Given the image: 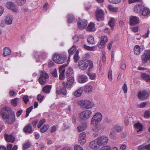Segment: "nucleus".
<instances>
[{"mask_svg": "<svg viewBox=\"0 0 150 150\" xmlns=\"http://www.w3.org/2000/svg\"><path fill=\"white\" fill-rule=\"evenodd\" d=\"M57 128V127L55 125H53L51 128L50 132L51 133H54L55 132Z\"/></svg>", "mask_w": 150, "mask_h": 150, "instance_id": "338daca9", "label": "nucleus"}, {"mask_svg": "<svg viewBox=\"0 0 150 150\" xmlns=\"http://www.w3.org/2000/svg\"><path fill=\"white\" fill-rule=\"evenodd\" d=\"M67 66V64H64L61 66L59 68V71L60 73H64L65 70V67Z\"/></svg>", "mask_w": 150, "mask_h": 150, "instance_id": "37998d69", "label": "nucleus"}, {"mask_svg": "<svg viewBox=\"0 0 150 150\" xmlns=\"http://www.w3.org/2000/svg\"><path fill=\"white\" fill-rule=\"evenodd\" d=\"M144 8V6L141 5L136 4L134 7V11L136 13H139Z\"/></svg>", "mask_w": 150, "mask_h": 150, "instance_id": "b1692460", "label": "nucleus"}, {"mask_svg": "<svg viewBox=\"0 0 150 150\" xmlns=\"http://www.w3.org/2000/svg\"><path fill=\"white\" fill-rule=\"evenodd\" d=\"M40 76L39 79V81L41 85L44 84L46 81V79L48 77V74L45 72L40 71Z\"/></svg>", "mask_w": 150, "mask_h": 150, "instance_id": "0eeeda50", "label": "nucleus"}, {"mask_svg": "<svg viewBox=\"0 0 150 150\" xmlns=\"http://www.w3.org/2000/svg\"><path fill=\"white\" fill-rule=\"evenodd\" d=\"M49 126L48 125H44L40 129V131L42 133L46 132L48 129Z\"/></svg>", "mask_w": 150, "mask_h": 150, "instance_id": "a19ab883", "label": "nucleus"}, {"mask_svg": "<svg viewBox=\"0 0 150 150\" xmlns=\"http://www.w3.org/2000/svg\"><path fill=\"white\" fill-rule=\"evenodd\" d=\"M45 122V119H42L41 120L38 122V125L37 127L38 128H40L41 126Z\"/></svg>", "mask_w": 150, "mask_h": 150, "instance_id": "6e6d98bb", "label": "nucleus"}, {"mask_svg": "<svg viewBox=\"0 0 150 150\" xmlns=\"http://www.w3.org/2000/svg\"><path fill=\"white\" fill-rule=\"evenodd\" d=\"M109 25L111 27V29L112 30H113V27L115 24V19L113 18H111L110 20L108 22Z\"/></svg>", "mask_w": 150, "mask_h": 150, "instance_id": "f704fd0d", "label": "nucleus"}, {"mask_svg": "<svg viewBox=\"0 0 150 150\" xmlns=\"http://www.w3.org/2000/svg\"><path fill=\"white\" fill-rule=\"evenodd\" d=\"M108 80L109 81H112V71L111 69H109L108 71Z\"/></svg>", "mask_w": 150, "mask_h": 150, "instance_id": "09e8293b", "label": "nucleus"}, {"mask_svg": "<svg viewBox=\"0 0 150 150\" xmlns=\"http://www.w3.org/2000/svg\"><path fill=\"white\" fill-rule=\"evenodd\" d=\"M1 113L5 122L8 124H12L15 121L14 113L12 112L11 108L8 107H4L1 110Z\"/></svg>", "mask_w": 150, "mask_h": 150, "instance_id": "f257e3e1", "label": "nucleus"}, {"mask_svg": "<svg viewBox=\"0 0 150 150\" xmlns=\"http://www.w3.org/2000/svg\"><path fill=\"white\" fill-rule=\"evenodd\" d=\"M74 150H83V148L80 145H76L74 147Z\"/></svg>", "mask_w": 150, "mask_h": 150, "instance_id": "0e129e2a", "label": "nucleus"}, {"mask_svg": "<svg viewBox=\"0 0 150 150\" xmlns=\"http://www.w3.org/2000/svg\"><path fill=\"white\" fill-rule=\"evenodd\" d=\"M122 89L123 90L124 93H127V85L126 83H124L122 87Z\"/></svg>", "mask_w": 150, "mask_h": 150, "instance_id": "69168bd1", "label": "nucleus"}, {"mask_svg": "<svg viewBox=\"0 0 150 150\" xmlns=\"http://www.w3.org/2000/svg\"><path fill=\"white\" fill-rule=\"evenodd\" d=\"M92 114V112L90 110H85L80 113V117L82 119H87L89 118Z\"/></svg>", "mask_w": 150, "mask_h": 150, "instance_id": "1a4fd4ad", "label": "nucleus"}, {"mask_svg": "<svg viewBox=\"0 0 150 150\" xmlns=\"http://www.w3.org/2000/svg\"><path fill=\"white\" fill-rule=\"evenodd\" d=\"M74 78L73 77H69L67 79L66 84H65L66 87L68 88H71L74 82Z\"/></svg>", "mask_w": 150, "mask_h": 150, "instance_id": "a211bd4d", "label": "nucleus"}, {"mask_svg": "<svg viewBox=\"0 0 150 150\" xmlns=\"http://www.w3.org/2000/svg\"><path fill=\"white\" fill-rule=\"evenodd\" d=\"M68 22L69 23H71L74 21L75 18L74 16L72 14H69L67 16Z\"/></svg>", "mask_w": 150, "mask_h": 150, "instance_id": "72a5a7b5", "label": "nucleus"}, {"mask_svg": "<svg viewBox=\"0 0 150 150\" xmlns=\"http://www.w3.org/2000/svg\"><path fill=\"white\" fill-rule=\"evenodd\" d=\"M86 134L85 132L81 133L78 137V142L81 145H83L86 142Z\"/></svg>", "mask_w": 150, "mask_h": 150, "instance_id": "ddd939ff", "label": "nucleus"}, {"mask_svg": "<svg viewBox=\"0 0 150 150\" xmlns=\"http://www.w3.org/2000/svg\"><path fill=\"white\" fill-rule=\"evenodd\" d=\"M5 138L6 140L8 142L13 143L15 140V138L12 135H5Z\"/></svg>", "mask_w": 150, "mask_h": 150, "instance_id": "aec40b11", "label": "nucleus"}, {"mask_svg": "<svg viewBox=\"0 0 150 150\" xmlns=\"http://www.w3.org/2000/svg\"><path fill=\"white\" fill-rule=\"evenodd\" d=\"M87 127V124L86 122L83 123L77 127V129L79 132H81L84 130Z\"/></svg>", "mask_w": 150, "mask_h": 150, "instance_id": "7c9ffc66", "label": "nucleus"}, {"mask_svg": "<svg viewBox=\"0 0 150 150\" xmlns=\"http://www.w3.org/2000/svg\"><path fill=\"white\" fill-rule=\"evenodd\" d=\"M73 73V70L71 68H69L66 72V76L67 77H71Z\"/></svg>", "mask_w": 150, "mask_h": 150, "instance_id": "58836bf2", "label": "nucleus"}, {"mask_svg": "<svg viewBox=\"0 0 150 150\" xmlns=\"http://www.w3.org/2000/svg\"><path fill=\"white\" fill-rule=\"evenodd\" d=\"M51 88V86L47 85L44 87L42 90L44 92L48 93H50Z\"/></svg>", "mask_w": 150, "mask_h": 150, "instance_id": "c9c22d12", "label": "nucleus"}, {"mask_svg": "<svg viewBox=\"0 0 150 150\" xmlns=\"http://www.w3.org/2000/svg\"><path fill=\"white\" fill-rule=\"evenodd\" d=\"M107 38L105 36H103L101 37L100 41V42H102L105 44V43L107 41Z\"/></svg>", "mask_w": 150, "mask_h": 150, "instance_id": "603ef678", "label": "nucleus"}, {"mask_svg": "<svg viewBox=\"0 0 150 150\" xmlns=\"http://www.w3.org/2000/svg\"><path fill=\"white\" fill-rule=\"evenodd\" d=\"M67 57L65 55L59 54H55L53 57V61L56 63L62 64L66 60Z\"/></svg>", "mask_w": 150, "mask_h": 150, "instance_id": "39448f33", "label": "nucleus"}, {"mask_svg": "<svg viewBox=\"0 0 150 150\" xmlns=\"http://www.w3.org/2000/svg\"><path fill=\"white\" fill-rule=\"evenodd\" d=\"M26 0H18L17 4L19 6H21L25 2Z\"/></svg>", "mask_w": 150, "mask_h": 150, "instance_id": "13d9d810", "label": "nucleus"}, {"mask_svg": "<svg viewBox=\"0 0 150 150\" xmlns=\"http://www.w3.org/2000/svg\"><path fill=\"white\" fill-rule=\"evenodd\" d=\"M44 96L41 94H40L38 95L37 96V100L40 103L41 102L43 99H44Z\"/></svg>", "mask_w": 150, "mask_h": 150, "instance_id": "3c124183", "label": "nucleus"}, {"mask_svg": "<svg viewBox=\"0 0 150 150\" xmlns=\"http://www.w3.org/2000/svg\"><path fill=\"white\" fill-rule=\"evenodd\" d=\"M139 150H147L150 149V144L145 145L142 144L139 145L138 147Z\"/></svg>", "mask_w": 150, "mask_h": 150, "instance_id": "cd10ccee", "label": "nucleus"}, {"mask_svg": "<svg viewBox=\"0 0 150 150\" xmlns=\"http://www.w3.org/2000/svg\"><path fill=\"white\" fill-rule=\"evenodd\" d=\"M83 89L86 93H89L92 91L93 87L91 85L87 84L84 86Z\"/></svg>", "mask_w": 150, "mask_h": 150, "instance_id": "c85d7f7f", "label": "nucleus"}, {"mask_svg": "<svg viewBox=\"0 0 150 150\" xmlns=\"http://www.w3.org/2000/svg\"><path fill=\"white\" fill-rule=\"evenodd\" d=\"M18 149L17 146L14 145L12 147V145L11 144H8L7 146L8 150H17Z\"/></svg>", "mask_w": 150, "mask_h": 150, "instance_id": "49530a36", "label": "nucleus"}, {"mask_svg": "<svg viewBox=\"0 0 150 150\" xmlns=\"http://www.w3.org/2000/svg\"><path fill=\"white\" fill-rule=\"evenodd\" d=\"M95 15L97 21H100L103 20L104 12L102 9L98 8L96 11Z\"/></svg>", "mask_w": 150, "mask_h": 150, "instance_id": "6e6552de", "label": "nucleus"}, {"mask_svg": "<svg viewBox=\"0 0 150 150\" xmlns=\"http://www.w3.org/2000/svg\"><path fill=\"white\" fill-rule=\"evenodd\" d=\"M141 77L146 81L150 82V75L145 73H142L141 74Z\"/></svg>", "mask_w": 150, "mask_h": 150, "instance_id": "a878e982", "label": "nucleus"}, {"mask_svg": "<svg viewBox=\"0 0 150 150\" xmlns=\"http://www.w3.org/2000/svg\"><path fill=\"white\" fill-rule=\"evenodd\" d=\"M87 24V21L85 19H82L80 20L77 23L78 28L82 29L85 28Z\"/></svg>", "mask_w": 150, "mask_h": 150, "instance_id": "2eb2a0df", "label": "nucleus"}, {"mask_svg": "<svg viewBox=\"0 0 150 150\" xmlns=\"http://www.w3.org/2000/svg\"><path fill=\"white\" fill-rule=\"evenodd\" d=\"M30 146V143L29 142L25 143L23 145V147L24 149H25L29 148Z\"/></svg>", "mask_w": 150, "mask_h": 150, "instance_id": "052dcab7", "label": "nucleus"}, {"mask_svg": "<svg viewBox=\"0 0 150 150\" xmlns=\"http://www.w3.org/2000/svg\"><path fill=\"white\" fill-rule=\"evenodd\" d=\"M149 96L148 92L146 90H144L142 91H139L138 93V98L141 100L146 99Z\"/></svg>", "mask_w": 150, "mask_h": 150, "instance_id": "f8f14e48", "label": "nucleus"}, {"mask_svg": "<svg viewBox=\"0 0 150 150\" xmlns=\"http://www.w3.org/2000/svg\"><path fill=\"white\" fill-rule=\"evenodd\" d=\"M142 10V14L143 16H146L148 15L150 13L149 10L147 8L144 7Z\"/></svg>", "mask_w": 150, "mask_h": 150, "instance_id": "473e14b6", "label": "nucleus"}, {"mask_svg": "<svg viewBox=\"0 0 150 150\" xmlns=\"http://www.w3.org/2000/svg\"><path fill=\"white\" fill-rule=\"evenodd\" d=\"M83 47L86 50L88 51H95L97 50V47L96 46H93L92 47H90L86 45H83Z\"/></svg>", "mask_w": 150, "mask_h": 150, "instance_id": "2f4dec72", "label": "nucleus"}, {"mask_svg": "<svg viewBox=\"0 0 150 150\" xmlns=\"http://www.w3.org/2000/svg\"><path fill=\"white\" fill-rule=\"evenodd\" d=\"M11 53V51L9 48L6 47L4 49L3 55L4 57L10 55Z\"/></svg>", "mask_w": 150, "mask_h": 150, "instance_id": "c756f323", "label": "nucleus"}, {"mask_svg": "<svg viewBox=\"0 0 150 150\" xmlns=\"http://www.w3.org/2000/svg\"><path fill=\"white\" fill-rule=\"evenodd\" d=\"M141 58L144 63L146 62L148 60H150V51H146L142 55Z\"/></svg>", "mask_w": 150, "mask_h": 150, "instance_id": "dca6fc26", "label": "nucleus"}, {"mask_svg": "<svg viewBox=\"0 0 150 150\" xmlns=\"http://www.w3.org/2000/svg\"><path fill=\"white\" fill-rule=\"evenodd\" d=\"M115 131L114 130H112L110 131V137L111 139H113L115 140L117 138V136L114 134Z\"/></svg>", "mask_w": 150, "mask_h": 150, "instance_id": "79ce46f5", "label": "nucleus"}, {"mask_svg": "<svg viewBox=\"0 0 150 150\" xmlns=\"http://www.w3.org/2000/svg\"><path fill=\"white\" fill-rule=\"evenodd\" d=\"M102 119V115L99 112L96 113L91 118V125L93 126H96L101 121Z\"/></svg>", "mask_w": 150, "mask_h": 150, "instance_id": "7ed1b4c3", "label": "nucleus"}, {"mask_svg": "<svg viewBox=\"0 0 150 150\" xmlns=\"http://www.w3.org/2000/svg\"><path fill=\"white\" fill-rule=\"evenodd\" d=\"M77 103L81 107L86 109L92 108L94 105L93 102L87 99L79 100Z\"/></svg>", "mask_w": 150, "mask_h": 150, "instance_id": "20e7f679", "label": "nucleus"}, {"mask_svg": "<svg viewBox=\"0 0 150 150\" xmlns=\"http://www.w3.org/2000/svg\"><path fill=\"white\" fill-rule=\"evenodd\" d=\"M98 143L100 146H102L107 144L108 141V139L105 136H102L96 139Z\"/></svg>", "mask_w": 150, "mask_h": 150, "instance_id": "423d86ee", "label": "nucleus"}, {"mask_svg": "<svg viewBox=\"0 0 150 150\" xmlns=\"http://www.w3.org/2000/svg\"><path fill=\"white\" fill-rule=\"evenodd\" d=\"M79 68L83 70H86L89 66L88 71H90L93 67L92 62L91 60H87L86 62L80 61L78 63Z\"/></svg>", "mask_w": 150, "mask_h": 150, "instance_id": "f03ea898", "label": "nucleus"}, {"mask_svg": "<svg viewBox=\"0 0 150 150\" xmlns=\"http://www.w3.org/2000/svg\"><path fill=\"white\" fill-rule=\"evenodd\" d=\"M91 70L89 71H88V72H87V74L89 77V79H90L92 80H95L96 77V74L94 73L89 72Z\"/></svg>", "mask_w": 150, "mask_h": 150, "instance_id": "4c0bfd02", "label": "nucleus"}, {"mask_svg": "<svg viewBox=\"0 0 150 150\" xmlns=\"http://www.w3.org/2000/svg\"><path fill=\"white\" fill-rule=\"evenodd\" d=\"M108 9L111 11L116 12L117 11V8L114 7L112 5H109L108 6Z\"/></svg>", "mask_w": 150, "mask_h": 150, "instance_id": "a18cd8bd", "label": "nucleus"}, {"mask_svg": "<svg viewBox=\"0 0 150 150\" xmlns=\"http://www.w3.org/2000/svg\"><path fill=\"white\" fill-rule=\"evenodd\" d=\"M6 6L8 9L15 13H18L19 12V10L16 6L12 2H10L7 3Z\"/></svg>", "mask_w": 150, "mask_h": 150, "instance_id": "9d476101", "label": "nucleus"}, {"mask_svg": "<svg viewBox=\"0 0 150 150\" xmlns=\"http://www.w3.org/2000/svg\"><path fill=\"white\" fill-rule=\"evenodd\" d=\"M98 47L100 49H103L105 47V44L101 42H100L97 44Z\"/></svg>", "mask_w": 150, "mask_h": 150, "instance_id": "680f3d73", "label": "nucleus"}, {"mask_svg": "<svg viewBox=\"0 0 150 150\" xmlns=\"http://www.w3.org/2000/svg\"><path fill=\"white\" fill-rule=\"evenodd\" d=\"M134 126L137 132L139 133L142 130L143 125L141 123H137L135 124Z\"/></svg>", "mask_w": 150, "mask_h": 150, "instance_id": "393cba45", "label": "nucleus"}, {"mask_svg": "<svg viewBox=\"0 0 150 150\" xmlns=\"http://www.w3.org/2000/svg\"><path fill=\"white\" fill-rule=\"evenodd\" d=\"M129 25H134L139 24L140 23L139 18L136 16H131L129 18Z\"/></svg>", "mask_w": 150, "mask_h": 150, "instance_id": "9b49d317", "label": "nucleus"}, {"mask_svg": "<svg viewBox=\"0 0 150 150\" xmlns=\"http://www.w3.org/2000/svg\"><path fill=\"white\" fill-rule=\"evenodd\" d=\"M144 50L143 47H141L139 45L135 46L134 48V53L136 55H138Z\"/></svg>", "mask_w": 150, "mask_h": 150, "instance_id": "6ab92c4d", "label": "nucleus"}, {"mask_svg": "<svg viewBox=\"0 0 150 150\" xmlns=\"http://www.w3.org/2000/svg\"><path fill=\"white\" fill-rule=\"evenodd\" d=\"M23 130L25 133H31L33 131V130L30 124L29 123L23 129Z\"/></svg>", "mask_w": 150, "mask_h": 150, "instance_id": "4be33fe9", "label": "nucleus"}, {"mask_svg": "<svg viewBox=\"0 0 150 150\" xmlns=\"http://www.w3.org/2000/svg\"><path fill=\"white\" fill-rule=\"evenodd\" d=\"M145 118H147L150 117V109L146 110L144 114Z\"/></svg>", "mask_w": 150, "mask_h": 150, "instance_id": "5fc2aeb1", "label": "nucleus"}, {"mask_svg": "<svg viewBox=\"0 0 150 150\" xmlns=\"http://www.w3.org/2000/svg\"><path fill=\"white\" fill-rule=\"evenodd\" d=\"M76 48L75 46H73L69 50L68 52L69 55H72L75 51Z\"/></svg>", "mask_w": 150, "mask_h": 150, "instance_id": "de8ad7c7", "label": "nucleus"}, {"mask_svg": "<svg viewBox=\"0 0 150 150\" xmlns=\"http://www.w3.org/2000/svg\"><path fill=\"white\" fill-rule=\"evenodd\" d=\"M96 139L91 141L89 144V146L93 150H97L100 148V146L97 142Z\"/></svg>", "mask_w": 150, "mask_h": 150, "instance_id": "4468645a", "label": "nucleus"}, {"mask_svg": "<svg viewBox=\"0 0 150 150\" xmlns=\"http://www.w3.org/2000/svg\"><path fill=\"white\" fill-rule=\"evenodd\" d=\"M33 108V106H31L30 107L28 108L26 110V117H27L29 115V114Z\"/></svg>", "mask_w": 150, "mask_h": 150, "instance_id": "864d4df0", "label": "nucleus"}, {"mask_svg": "<svg viewBox=\"0 0 150 150\" xmlns=\"http://www.w3.org/2000/svg\"><path fill=\"white\" fill-rule=\"evenodd\" d=\"M74 59L75 62H77L79 60V57H78V51H77L75 55L74 56Z\"/></svg>", "mask_w": 150, "mask_h": 150, "instance_id": "e2e57ef3", "label": "nucleus"}, {"mask_svg": "<svg viewBox=\"0 0 150 150\" xmlns=\"http://www.w3.org/2000/svg\"><path fill=\"white\" fill-rule=\"evenodd\" d=\"M87 41L89 43L92 45L94 44L95 43L93 37L91 36H89L88 38Z\"/></svg>", "mask_w": 150, "mask_h": 150, "instance_id": "c03bdc74", "label": "nucleus"}, {"mask_svg": "<svg viewBox=\"0 0 150 150\" xmlns=\"http://www.w3.org/2000/svg\"><path fill=\"white\" fill-rule=\"evenodd\" d=\"M88 79L87 76L84 74L79 75L78 76V81L80 83H84L88 81Z\"/></svg>", "mask_w": 150, "mask_h": 150, "instance_id": "f3484780", "label": "nucleus"}, {"mask_svg": "<svg viewBox=\"0 0 150 150\" xmlns=\"http://www.w3.org/2000/svg\"><path fill=\"white\" fill-rule=\"evenodd\" d=\"M87 31L89 32L94 31L96 30V29L95 27V25L94 23H91L88 25L87 28Z\"/></svg>", "mask_w": 150, "mask_h": 150, "instance_id": "bb28decb", "label": "nucleus"}, {"mask_svg": "<svg viewBox=\"0 0 150 150\" xmlns=\"http://www.w3.org/2000/svg\"><path fill=\"white\" fill-rule=\"evenodd\" d=\"M114 128L118 132L121 131L122 130V127L118 125H115L114 127Z\"/></svg>", "mask_w": 150, "mask_h": 150, "instance_id": "4d7b16f0", "label": "nucleus"}, {"mask_svg": "<svg viewBox=\"0 0 150 150\" xmlns=\"http://www.w3.org/2000/svg\"><path fill=\"white\" fill-rule=\"evenodd\" d=\"M146 102H143L137 104V107L139 108H143L144 107L146 104Z\"/></svg>", "mask_w": 150, "mask_h": 150, "instance_id": "bf43d9fd", "label": "nucleus"}, {"mask_svg": "<svg viewBox=\"0 0 150 150\" xmlns=\"http://www.w3.org/2000/svg\"><path fill=\"white\" fill-rule=\"evenodd\" d=\"M18 98H16L13 99H12L11 101V102L13 105L14 107L16 106L17 104L18 101Z\"/></svg>", "mask_w": 150, "mask_h": 150, "instance_id": "8fccbe9b", "label": "nucleus"}, {"mask_svg": "<svg viewBox=\"0 0 150 150\" xmlns=\"http://www.w3.org/2000/svg\"><path fill=\"white\" fill-rule=\"evenodd\" d=\"M100 150H118V148L116 146L111 147L109 145H107L102 147Z\"/></svg>", "mask_w": 150, "mask_h": 150, "instance_id": "5701e85b", "label": "nucleus"}, {"mask_svg": "<svg viewBox=\"0 0 150 150\" xmlns=\"http://www.w3.org/2000/svg\"><path fill=\"white\" fill-rule=\"evenodd\" d=\"M120 67L122 69L125 70L126 68V64L124 62H121Z\"/></svg>", "mask_w": 150, "mask_h": 150, "instance_id": "774afa93", "label": "nucleus"}, {"mask_svg": "<svg viewBox=\"0 0 150 150\" xmlns=\"http://www.w3.org/2000/svg\"><path fill=\"white\" fill-rule=\"evenodd\" d=\"M83 90V88L82 87H81L76 91L73 94L76 97H80L81 95Z\"/></svg>", "mask_w": 150, "mask_h": 150, "instance_id": "412c9836", "label": "nucleus"}, {"mask_svg": "<svg viewBox=\"0 0 150 150\" xmlns=\"http://www.w3.org/2000/svg\"><path fill=\"white\" fill-rule=\"evenodd\" d=\"M13 18L11 17H7L5 20V23L7 25H11L12 23Z\"/></svg>", "mask_w": 150, "mask_h": 150, "instance_id": "ea45409f", "label": "nucleus"}, {"mask_svg": "<svg viewBox=\"0 0 150 150\" xmlns=\"http://www.w3.org/2000/svg\"><path fill=\"white\" fill-rule=\"evenodd\" d=\"M62 85L64 86L61 89V93L64 95H66L67 94V91L66 88V87L65 82H63Z\"/></svg>", "mask_w": 150, "mask_h": 150, "instance_id": "e433bc0d", "label": "nucleus"}]
</instances>
